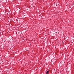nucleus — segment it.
Segmentation results:
<instances>
[{
  "instance_id": "obj_1",
  "label": "nucleus",
  "mask_w": 74,
  "mask_h": 74,
  "mask_svg": "<svg viewBox=\"0 0 74 74\" xmlns=\"http://www.w3.org/2000/svg\"><path fill=\"white\" fill-rule=\"evenodd\" d=\"M49 73V71H47V72L46 73V74H48V73Z\"/></svg>"
}]
</instances>
